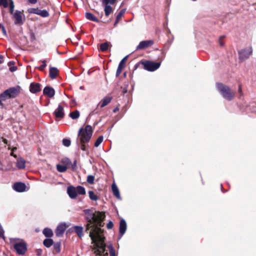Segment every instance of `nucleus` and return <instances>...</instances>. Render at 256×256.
I'll use <instances>...</instances> for the list:
<instances>
[{
	"label": "nucleus",
	"mask_w": 256,
	"mask_h": 256,
	"mask_svg": "<svg viewBox=\"0 0 256 256\" xmlns=\"http://www.w3.org/2000/svg\"><path fill=\"white\" fill-rule=\"evenodd\" d=\"M84 213L88 223L86 226V232L89 233L93 246L92 248L96 256H108L106 252V244L104 232L100 226L102 222L105 217L103 212H94L90 210H84Z\"/></svg>",
	"instance_id": "nucleus-1"
},
{
	"label": "nucleus",
	"mask_w": 256,
	"mask_h": 256,
	"mask_svg": "<svg viewBox=\"0 0 256 256\" xmlns=\"http://www.w3.org/2000/svg\"><path fill=\"white\" fill-rule=\"evenodd\" d=\"M10 242L12 244L14 250L18 254H24L27 250V244L23 240L17 238H10Z\"/></svg>",
	"instance_id": "nucleus-2"
},
{
	"label": "nucleus",
	"mask_w": 256,
	"mask_h": 256,
	"mask_svg": "<svg viewBox=\"0 0 256 256\" xmlns=\"http://www.w3.org/2000/svg\"><path fill=\"white\" fill-rule=\"evenodd\" d=\"M20 86L10 88L0 94V102L4 101L7 98H14L18 96L20 92Z\"/></svg>",
	"instance_id": "nucleus-3"
},
{
	"label": "nucleus",
	"mask_w": 256,
	"mask_h": 256,
	"mask_svg": "<svg viewBox=\"0 0 256 256\" xmlns=\"http://www.w3.org/2000/svg\"><path fill=\"white\" fill-rule=\"evenodd\" d=\"M92 134V128L87 125L84 128H80L78 132L80 142H88L90 141Z\"/></svg>",
	"instance_id": "nucleus-4"
},
{
	"label": "nucleus",
	"mask_w": 256,
	"mask_h": 256,
	"mask_svg": "<svg viewBox=\"0 0 256 256\" xmlns=\"http://www.w3.org/2000/svg\"><path fill=\"white\" fill-rule=\"evenodd\" d=\"M216 88L224 98L231 100L234 98V92L228 86L218 83L216 84Z\"/></svg>",
	"instance_id": "nucleus-5"
},
{
	"label": "nucleus",
	"mask_w": 256,
	"mask_h": 256,
	"mask_svg": "<svg viewBox=\"0 0 256 256\" xmlns=\"http://www.w3.org/2000/svg\"><path fill=\"white\" fill-rule=\"evenodd\" d=\"M67 193L72 199H74L78 194L84 195L86 194V190L84 187L78 186L76 187L70 186L67 188Z\"/></svg>",
	"instance_id": "nucleus-6"
},
{
	"label": "nucleus",
	"mask_w": 256,
	"mask_h": 256,
	"mask_svg": "<svg viewBox=\"0 0 256 256\" xmlns=\"http://www.w3.org/2000/svg\"><path fill=\"white\" fill-rule=\"evenodd\" d=\"M252 46H249L244 50H242L238 52L239 59L243 61L248 58L252 54Z\"/></svg>",
	"instance_id": "nucleus-7"
},
{
	"label": "nucleus",
	"mask_w": 256,
	"mask_h": 256,
	"mask_svg": "<svg viewBox=\"0 0 256 256\" xmlns=\"http://www.w3.org/2000/svg\"><path fill=\"white\" fill-rule=\"evenodd\" d=\"M144 68L148 71H154L158 69L160 65V62L146 61L143 63Z\"/></svg>",
	"instance_id": "nucleus-8"
},
{
	"label": "nucleus",
	"mask_w": 256,
	"mask_h": 256,
	"mask_svg": "<svg viewBox=\"0 0 256 256\" xmlns=\"http://www.w3.org/2000/svg\"><path fill=\"white\" fill-rule=\"evenodd\" d=\"M14 23L16 25H22L24 24V15L20 10H16L13 14Z\"/></svg>",
	"instance_id": "nucleus-9"
},
{
	"label": "nucleus",
	"mask_w": 256,
	"mask_h": 256,
	"mask_svg": "<svg viewBox=\"0 0 256 256\" xmlns=\"http://www.w3.org/2000/svg\"><path fill=\"white\" fill-rule=\"evenodd\" d=\"M68 226L66 223H60L59 224L55 230L56 235L58 237L62 236Z\"/></svg>",
	"instance_id": "nucleus-10"
},
{
	"label": "nucleus",
	"mask_w": 256,
	"mask_h": 256,
	"mask_svg": "<svg viewBox=\"0 0 256 256\" xmlns=\"http://www.w3.org/2000/svg\"><path fill=\"white\" fill-rule=\"evenodd\" d=\"M12 188L15 191L17 192H22L26 191V186L23 182H17L14 184L12 186Z\"/></svg>",
	"instance_id": "nucleus-11"
},
{
	"label": "nucleus",
	"mask_w": 256,
	"mask_h": 256,
	"mask_svg": "<svg viewBox=\"0 0 256 256\" xmlns=\"http://www.w3.org/2000/svg\"><path fill=\"white\" fill-rule=\"evenodd\" d=\"M154 42L152 40L142 41L140 42L139 44L137 46L136 49H144L148 47L149 46H152Z\"/></svg>",
	"instance_id": "nucleus-12"
},
{
	"label": "nucleus",
	"mask_w": 256,
	"mask_h": 256,
	"mask_svg": "<svg viewBox=\"0 0 256 256\" xmlns=\"http://www.w3.org/2000/svg\"><path fill=\"white\" fill-rule=\"evenodd\" d=\"M41 90L40 85L38 83L32 82L30 84V90L32 93H36Z\"/></svg>",
	"instance_id": "nucleus-13"
},
{
	"label": "nucleus",
	"mask_w": 256,
	"mask_h": 256,
	"mask_svg": "<svg viewBox=\"0 0 256 256\" xmlns=\"http://www.w3.org/2000/svg\"><path fill=\"white\" fill-rule=\"evenodd\" d=\"M56 117L62 118L64 116V108L61 105H58V108L54 112Z\"/></svg>",
	"instance_id": "nucleus-14"
},
{
	"label": "nucleus",
	"mask_w": 256,
	"mask_h": 256,
	"mask_svg": "<svg viewBox=\"0 0 256 256\" xmlns=\"http://www.w3.org/2000/svg\"><path fill=\"white\" fill-rule=\"evenodd\" d=\"M126 230V221L124 219H122L120 222L119 231L121 236L120 238L123 236L125 233Z\"/></svg>",
	"instance_id": "nucleus-15"
},
{
	"label": "nucleus",
	"mask_w": 256,
	"mask_h": 256,
	"mask_svg": "<svg viewBox=\"0 0 256 256\" xmlns=\"http://www.w3.org/2000/svg\"><path fill=\"white\" fill-rule=\"evenodd\" d=\"M43 92L44 95H46L50 98L53 97L55 94L54 89L50 86H46L44 89Z\"/></svg>",
	"instance_id": "nucleus-16"
},
{
	"label": "nucleus",
	"mask_w": 256,
	"mask_h": 256,
	"mask_svg": "<svg viewBox=\"0 0 256 256\" xmlns=\"http://www.w3.org/2000/svg\"><path fill=\"white\" fill-rule=\"evenodd\" d=\"M16 167L19 169H24L26 167V161L22 158H19L16 162Z\"/></svg>",
	"instance_id": "nucleus-17"
},
{
	"label": "nucleus",
	"mask_w": 256,
	"mask_h": 256,
	"mask_svg": "<svg viewBox=\"0 0 256 256\" xmlns=\"http://www.w3.org/2000/svg\"><path fill=\"white\" fill-rule=\"evenodd\" d=\"M112 189L114 196L118 199H120V194L119 190L116 185L114 183L112 185Z\"/></svg>",
	"instance_id": "nucleus-18"
},
{
	"label": "nucleus",
	"mask_w": 256,
	"mask_h": 256,
	"mask_svg": "<svg viewBox=\"0 0 256 256\" xmlns=\"http://www.w3.org/2000/svg\"><path fill=\"white\" fill-rule=\"evenodd\" d=\"M58 73V70L57 68H54V67H52V68H50L49 74H50V76L52 78V79L55 78H56V76H57Z\"/></svg>",
	"instance_id": "nucleus-19"
},
{
	"label": "nucleus",
	"mask_w": 256,
	"mask_h": 256,
	"mask_svg": "<svg viewBox=\"0 0 256 256\" xmlns=\"http://www.w3.org/2000/svg\"><path fill=\"white\" fill-rule=\"evenodd\" d=\"M112 100V97L107 96L104 98L102 100H101V104L100 106V108H104V106H106L108 104H109Z\"/></svg>",
	"instance_id": "nucleus-20"
},
{
	"label": "nucleus",
	"mask_w": 256,
	"mask_h": 256,
	"mask_svg": "<svg viewBox=\"0 0 256 256\" xmlns=\"http://www.w3.org/2000/svg\"><path fill=\"white\" fill-rule=\"evenodd\" d=\"M85 16L86 18L88 20L95 22H98V19L90 12H86Z\"/></svg>",
	"instance_id": "nucleus-21"
},
{
	"label": "nucleus",
	"mask_w": 256,
	"mask_h": 256,
	"mask_svg": "<svg viewBox=\"0 0 256 256\" xmlns=\"http://www.w3.org/2000/svg\"><path fill=\"white\" fill-rule=\"evenodd\" d=\"M102 5L104 6V10L105 15L106 16H108L112 11V8L111 7V6H109L108 4H102Z\"/></svg>",
	"instance_id": "nucleus-22"
},
{
	"label": "nucleus",
	"mask_w": 256,
	"mask_h": 256,
	"mask_svg": "<svg viewBox=\"0 0 256 256\" xmlns=\"http://www.w3.org/2000/svg\"><path fill=\"white\" fill-rule=\"evenodd\" d=\"M110 45V42H106L102 43L100 46V50L102 52H106L108 50Z\"/></svg>",
	"instance_id": "nucleus-23"
},
{
	"label": "nucleus",
	"mask_w": 256,
	"mask_h": 256,
	"mask_svg": "<svg viewBox=\"0 0 256 256\" xmlns=\"http://www.w3.org/2000/svg\"><path fill=\"white\" fill-rule=\"evenodd\" d=\"M74 230L79 237L81 238L82 236L83 228L82 226H75Z\"/></svg>",
	"instance_id": "nucleus-24"
},
{
	"label": "nucleus",
	"mask_w": 256,
	"mask_h": 256,
	"mask_svg": "<svg viewBox=\"0 0 256 256\" xmlns=\"http://www.w3.org/2000/svg\"><path fill=\"white\" fill-rule=\"evenodd\" d=\"M43 234L46 237H51L53 235V232L52 230L48 228H45L43 230Z\"/></svg>",
	"instance_id": "nucleus-25"
},
{
	"label": "nucleus",
	"mask_w": 256,
	"mask_h": 256,
	"mask_svg": "<svg viewBox=\"0 0 256 256\" xmlns=\"http://www.w3.org/2000/svg\"><path fill=\"white\" fill-rule=\"evenodd\" d=\"M125 12V10H122L118 14H117L116 17V22L114 24V26H116L117 24L118 23L119 20L123 16Z\"/></svg>",
	"instance_id": "nucleus-26"
},
{
	"label": "nucleus",
	"mask_w": 256,
	"mask_h": 256,
	"mask_svg": "<svg viewBox=\"0 0 256 256\" xmlns=\"http://www.w3.org/2000/svg\"><path fill=\"white\" fill-rule=\"evenodd\" d=\"M54 243L53 240L50 238H46L44 240L43 244L44 246L50 248Z\"/></svg>",
	"instance_id": "nucleus-27"
},
{
	"label": "nucleus",
	"mask_w": 256,
	"mask_h": 256,
	"mask_svg": "<svg viewBox=\"0 0 256 256\" xmlns=\"http://www.w3.org/2000/svg\"><path fill=\"white\" fill-rule=\"evenodd\" d=\"M57 170L60 172H65L67 170V166L65 165L57 164L56 165Z\"/></svg>",
	"instance_id": "nucleus-28"
},
{
	"label": "nucleus",
	"mask_w": 256,
	"mask_h": 256,
	"mask_svg": "<svg viewBox=\"0 0 256 256\" xmlns=\"http://www.w3.org/2000/svg\"><path fill=\"white\" fill-rule=\"evenodd\" d=\"M70 116L73 120L76 119L80 116V112L78 110H75L70 114Z\"/></svg>",
	"instance_id": "nucleus-29"
},
{
	"label": "nucleus",
	"mask_w": 256,
	"mask_h": 256,
	"mask_svg": "<svg viewBox=\"0 0 256 256\" xmlns=\"http://www.w3.org/2000/svg\"><path fill=\"white\" fill-rule=\"evenodd\" d=\"M38 15L40 16L43 18H46L49 16V13L46 10H40Z\"/></svg>",
	"instance_id": "nucleus-30"
},
{
	"label": "nucleus",
	"mask_w": 256,
	"mask_h": 256,
	"mask_svg": "<svg viewBox=\"0 0 256 256\" xmlns=\"http://www.w3.org/2000/svg\"><path fill=\"white\" fill-rule=\"evenodd\" d=\"M89 197L90 200H92L96 201L98 200V196L94 194L93 191H89L88 192Z\"/></svg>",
	"instance_id": "nucleus-31"
},
{
	"label": "nucleus",
	"mask_w": 256,
	"mask_h": 256,
	"mask_svg": "<svg viewBox=\"0 0 256 256\" xmlns=\"http://www.w3.org/2000/svg\"><path fill=\"white\" fill-rule=\"evenodd\" d=\"M104 138L102 136H100L94 143V146L98 147L102 142Z\"/></svg>",
	"instance_id": "nucleus-32"
},
{
	"label": "nucleus",
	"mask_w": 256,
	"mask_h": 256,
	"mask_svg": "<svg viewBox=\"0 0 256 256\" xmlns=\"http://www.w3.org/2000/svg\"><path fill=\"white\" fill-rule=\"evenodd\" d=\"M127 58L128 56H126L119 63L118 66L124 68L125 66V64Z\"/></svg>",
	"instance_id": "nucleus-33"
},
{
	"label": "nucleus",
	"mask_w": 256,
	"mask_h": 256,
	"mask_svg": "<svg viewBox=\"0 0 256 256\" xmlns=\"http://www.w3.org/2000/svg\"><path fill=\"white\" fill-rule=\"evenodd\" d=\"M40 10L35 8H30L28 9V12L30 14H38Z\"/></svg>",
	"instance_id": "nucleus-34"
},
{
	"label": "nucleus",
	"mask_w": 256,
	"mask_h": 256,
	"mask_svg": "<svg viewBox=\"0 0 256 256\" xmlns=\"http://www.w3.org/2000/svg\"><path fill=\"white\" fill-rule=\"evenodd\" d=\"M94 176L92 175H88L87 177L86 181L90 184H92L94 182Z\"/></svg>",
	"instance_id": "nucleus-35"
},
{
	"label": "nucleus",
	"mask_w": 256,
	"mask_h": 256,
	"mask_svg": "<svg viewBox=\"0 0 256 256\" xmlns=\"http://www.w3.org/2000/svg\"><path fill=\"white\" fill-rule=\"evenodd\" d=\"M62 144L64 146L66 147H68V146H70V145L71 144V142H70V140H69V139L64 138L62 140Z\"/></svg>",
	"instance_id": "nucleus-36"
},
{
	"label": "nucleus",
	"mask_w": 256,
	"mask_h": 256,
	"mask_svg": "<svg viewBox=\"0 0 256 256\" xmlns=\"http://www.w3.org/2000/svg\"><path fill=\"white\" fill-rule=\"evenodd\" d=\"M116 0H102V4H113Z\"/></svg>",
	"instance_id": "nucleus-37"
},
{
	"label": "nucleus",
	"mask_w": 256,
	"mask_h": 256,
	"mask_svg": "<svg viewBox=\"0 0 256 256\" xmlns=\"http://www.w3.org/2000/svg\"><path fill=\"white\" fill-rule=\"evenodd\" d=\"M86 142H80V149L83 151L88 152V146L85 144Z\"/></svg>",
	"instance_id": "nucleus-38"
},
{
	"label": "nucleus",
	"mask_w": 256,
	"mask_h": 256,
	"mask_svg": "<svg viewBox=\"0 0 256 256\" xmlns=\"http://www.w3.org/2000/svg\"><path fill=\"white\" fill-rule=\"evenodd\" d=\"M54 248L57 252H59L60 251V243L56 242L54 246Z\"/></svg>",
	"instance_id": "nucleus-39"
},
{
	"label": "nucleus",
	"mask_w": 256,
	"mask_h": 256,
	"mask_svg": "<svg viewBox=\"0 0 256 256\" xmlns=\"http://www.w3.org/2000/svg\"><path fill=\"white\" fill-rule=\"evenodd\" d=\"M42 64L39 67H38V69L40 70H42V71L44 68L46 67V60H43L42 61Z\"/></svg>",
	"instance_id": "nucleus-40"
},
{
	"label": "nucleus",
	"mask_w": 256,
	"mask_h": 256,
	"mask_svg": "<svg viewBox=\"0 0 256 256\" xmlns=\"http://www.w3.org/2000/svg\"><path fill=\"white\" fill-rule=\"evenodd\" d=\"M62 162L64 163L65 165L68 166L71 164V162L70 159L68 158H65L62 160Z\"/></svg>",
	"instance_id": "nucleus-41"
},
{
	"label": "nucleus",
	"mask_w": 256,
	"mask_h": 256,
	"mask_svg": "<svg viewBox=\"0 0 256 256\" xmlns=\"http://www.w3.org/2000/svg\"><path fill=\"white\" fill-rule=\"evenodd\" d=\"M0 5L6 8L8 6L7 0H0Z\"/></svg>",
	"instance_id": "nucleus-42"
},
{
	"label": "nucleus",
	"mask_w": 256,
	"mask_h": 256,
	"mask_svg": "<svg viewBox=\"0 0 256 256\" xmlns=\"http://www.w3.org/2000/svg\"><path fill=\"white\" fill-rule=\"evenodd\" d=\"M10 13L12 14H14V4L13 2H12L11 4H10Z\"/></svg>",
	"instance_id": "nucleus-43"
},
{
	"label": "nucleus",
	"mask_w": 256,
	"mask_h": 256,
	"mask_svg": "<svg viewBox=\"0 0 256 256\" xmlns=\"http://www.w3.org/2000/svg\"><path fill=\"white\" fill-rule=\"evenodd\" d=\"M0 237L2 238L4 240L5 238V237L4 236V230L0 226Z\"/></svg>",
	"instance_id": "nucleus-44"
},
{
	"label": "nucleus",
	"mask_w": 256,
	"mask_h": 256,
	"mask_svg": "<svg viewBox=\"0 0 256 256\" xmlns=\"http://www.w3.org/2000/svg\"><path fill=\"white\" fill-rule=\"evenodd\" d=\"M122 68H121V67L118 66V68H117L116 72V76H118L120 74Z\"/></svg>",
	"instance_id": "nucleus-45"
},
{
	"label": "nucleus",
	"mask_w": 256,
	"mask_h": 256,
	"mask_svg": "<svg viewBox=\"0 0 256 256\" xmlns=\"http://www.w3.org/2000/svg\"><path fill=\"white\" fill-rule=\"evenodd\" d=\"M113 226H114L113 222H112L110 221L108 223L106 227L108 229H111L112 228Z\"/></svg>",
	"instance_id": "nucleus-46"
},
{
	"label": "nucleus",
	"mask_w": 256,
	"mask_h": 256,
	"mask_svg": "<svg viewBox=\"0 0 256 256\" xmlns=\"http://www.w3.org/2000/svg\"><path fill=\"white\" fill-rule=\"evenodd\" d=\"M17 70V67L16 66H10V70L11 72H15Z\"/></svg>",
	"instance_id": "nucleus-47"
},
{
	"label": "nucleus",
	"mask_w": 256,
	"mask_h": 256,
	"mask_svg": "<svg viewBox=\"0 0 256 256\" xmlns=\"http://www.w3.org/2000/svg\"><path fill=\"white\" fill-rule=\"evenodd\" d=\"M110 256H116L115 250L110 251Z\"/></svg>",
	"instance_id": "nucleus-48"
},
{
	"label": "nucleus",
	"mask_w": 256,
	"mask_h": 256,
	"mask_svg": "<svg viewBox=\"0 0 256 256\" xmlns=\"http://www.w3.org/2000/svg\"><path fill=\"white\" fill-rule=\"evenodd\" d=\"M108 248L109 249V251H110V250H114V248L113 246H112V244H110L108 246Z\"/></svg>",
	"instance_id": "nucleus-49"
},
{
	"label": "nucleus",
	"mask_w": 256,
	"mask_h": 256,
	"mask_svg": "<svg viewBox=\"0 0 256 256\" xmlns=\"http://www.w3.org/2000/svg\"><path fill=\"white\" fill-rule=\"evenodd\" d=\"M238 92L240 94V96H242V90L240 85L238 86Z\"/></svg>",
	"instance_id": "nucleus-50"
},
{
	"label": "nucleus",
	"mask_w": 256,
	"mask_h": 256,
	"mask_svg": "<svg viewBox=\"0 0 256 256\" xmlns=\"http://www.w3.org/2000/svg\"><path fill=\"white\" fill-rule=\"evenodd\" d=\"M29 2L32 4H35L37 2L38 0H28Z\"/></svg>",
	"instance_id": "nucleus-51"
},
{
	"label": "nucleus",
	"mask_w": 256,
	"mask_h": 256,
	"mask_svg": "<svg viewBox=\"0 0 256 256\" xmlns=\"http://www.w3.org/2000/svg\"><path fill=\"white\" fill-rule=\"evenodd\" d=\"M224 38V36H221V37H220V40H219V44H220L221 46H223V45H224V42H223L221 40H220L222 38Z\"/></svg>",
	"instance_id": "nucleus-52"
},
{
	"label": "nucleus",
	"mask_w": 256,
	"mask_h": 256,
	"mask_svg": "<svg viewBox=\"0 0 256 256\" xmlns=\"http://www.w3.org/2000/svg\"><path fill=\"white\" fill-rule=\"evenodd\" d=\"M14 64V62L13 61H10L8 62V65L9 66H12V65Z\"/></svg>",
	"instance_id": "nucleus-53"
},
{
	"label": "nucleus",
	"mask_w": 256,
	"mask_h": 256,
	"mask_svg": "<svg viewBox=\"0 0 256 256\" xmlns=\"http://www.w3.org/2000/svg\"><path fill=\"white\" fill-rule=\"evenodd\" d=\"M2 31H3V32L4 34H6V30L4 29V28H2Z\"/></svg>",
	"instance_id": "nucleus-54"
},
{
	"label": "nucleus",
	"mask_w": 256,
	"mask_h": 256,
	"mask_svg": "<svg viewBox=\"0 0 256 256\" xmlns=\"http://www.w3.org/2000/svg\"><path fill=\"white\" fill-rule=\"evenodd\" d=\"M3 58H4L3 56H2V54H0V60H2Z\"/></svg>",
	"instance_id": "nucleus-55"
},
{
	"label": "nucleus",
	"mask_w": 256,
	"mask_h": 256,
	"mask_svg": "<svg viewBox=\"0 0 256 256\" xmlns=\"http://www.w3.org/2000/svg\"><path fill=\"white\" fill-rule=\"evenodd\" d=\"M3 61L2 60H0V64H1L2 63Z\"/></svg>",
	"instance_id": "nucleus-56"
},
{
	"label": "nucleus",
	"mask_w": 256,
	"mask_h": 256,
	"mask_svg": "<svg viewBox=\"0 0 256 256\" xmlns=\"http://www.w3.org/2000/svg\"><path fill=\"white\" fill-rule=\"evenodd\" d=\"M76 162L75 161V162H74V166H75V165H76Z\"/></svg>",
	"instance_id": "nucleus-57"
},
{
	"label": "nucleus",
	"mask_w": 256,
	"mask_h": 256,
	"mask_svg": "<svg viewBox=\"0 0 256 256\" xmlns=\"http://www.w3.org/2000/svg\"><path fill=\"white\" fill-rule=\"evenodd\" d=\"M116 109H114V112H116Z\"/></svg>",
	"instance_id": "nucleus-58"
},
{
	"label": "nucleus",
	"mask_w": 256,
	"mask_h": 256,
	"mask_svg": "<svg viewBox=\"0 0 256 256\" xmlns=\"http://www.w3.org/2000/svg\"><path fill=\"white\" fill-rule=\"evenodd\" d=\"M14 157L16 158V155H13Z\"/></svg>",
	"instance_id": "nucleus-59"
},
{
	"label": "nucleus",
	"mask_w": 256,
	"mask_h": 256,
	"mask_svg": "<svg viewBox=\"0 0 256 256\" xmlns=\"http://www.w3.org/2000/svg\"><path fill=\"white\" fill-rule=\"evenodd\" d=\"M192 0L194 2V1H196V0Z\"/></svg>",
	"instance_id": "nucleus-60"
}]
</instances>
